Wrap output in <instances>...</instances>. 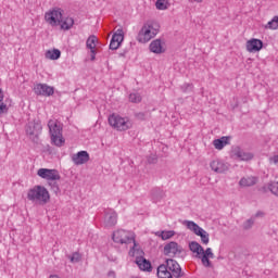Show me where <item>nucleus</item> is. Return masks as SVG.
I'll return each mask as SVG.
<instances>
[{"label": "nucleus", "mask_w": 278, "mask_h": 278, "mask_svg": "<svg viewBox=\"0 0 278 278\" xmlns=\"http://www.w3.org/2000/svg\"><path fill=\"white\" fill-rule=\"evenodd\" d=\"M43 20L50 27H60L63 31H68V29L75 25L73 17L64 18V11L60 8L48 10L45 13Z\"/></svg>", "instance_id": "1"}, {"label": "nucleus", "mask_w": 278, "mask_h": 278, "mask_svg": "<svg viewBox=\"0 0 278 278\" xmlns=\"http://www.w3.org/2000/svg\"><path fill=\"white\" fill-rule=\"evenodd\" d=\"M112 238L116 244H131L132 242L134 245L129 251V255L135 256L140 253V245L136 242V233L125 229H118L113 232Z\"/></svg>", "instance_id": "2"}, {"label": "nucleus", "mask_w": 278, "mask_h": 278, "mask_svg": "<svg viewBox=\"0 0 278 278\" xmlns=\"http://www.w3.org/2000/svg\"><path fill=\"white\" fill-rule=\"evenodd\" d=\"M27 200L31 201V203H38V205H47L49 201H51V193L45 186H34L27 191Z\"/></svg>", "instance_id": "3"}, {"label": "nucleus", "mask_w": 278, "mask_h": 278, "mask_svg": "<svg viewBox=\"0 0 278 278\" xmlns=\"http://www.w3.org/2000/svg\"><path fill=\"white\" fill-rule=\"evenodd\" d=\"M189 249L195 257L201 260L203 266L206 268H210L212 266V262L210 260H214V252H212V248H207L206 250H203V247L199 244L197 241H192L189 243Z\"/></svg>", "instance_id": "4"}, {"label": "nucleus", "mask_w": 278, "mask_h": 278, "mask_svg": "<svg viewBox=\"0 0 278 278\" xmlns=\"http://www.w3.org/2000/svg\"><path fill=\"white\" fill-rule=\"evenodd\" d=\"M157 34H160V25L155 23H146L137 35V41L141 45H147V42L153 40Z\"/></svg>", "instance_id": "5"}, {"label": "nucleus", "mask_w": 278, "mask_h": 278, "mask_svg": "<svg viewBox=\"0 0 278 278\" xmlns=\"http://www.w3.org/2000/svg\"><path fill=\"white\" fill-rule=\"evenodd\" d=\"M109 125L116 131H127V129H131L132 123L129 117H123L118 114H112L109 116Z\"/></svg>", "instance_id": "6"}, {"label": "nucleus", "mask_w": 278, "mask_h": 278, "mask_svg": "<svg viewBox=\"0 0 278 278\" xmlns=\"http://www.w3.org/2000/svg\"><path fill=\"white\" fill-rule=\"evenodd\" d=\"M184 225H186L189 231H192L195 236H200L202 244H210V233L197 225V223L186 220L184 222Z\"/></svg>", "instance_id": "7"}, {"label": "nucleus", "mask_w": 278, "mask_h": 278, "mask_svg": "<svg viewBox=\"0 0 278 278\" xmlns=\"http://www.w3.org/2000/svg\"><path fill=\"white\" fill-rule=\"evenodd\" d=\"M37 175L38 177H40V179H45L46 181H48V184H51V181H60V179L62 178L58 169L39 168L37 170Z\"/></svg>", "instance_id": "8"}, {"label": "nucleus", "mask_w": 278, "mask_h": 278, "mask_svg": "<svg viewBox=\"0 0 278 278\" xmlns=\"http://www.w3.org/2000/svg\"><path fill=\"white\" fill-rule=\"evenodd\" d=\"M231 160H238L239 162H251L253 160V153L242 150L240 147H232L230 150Z\"/></svg>", "instance_id": "9"}, {"label": "nucleus", "mask_w": 278, "mask_h": 278, "mask_svg": "<svg viewBox=\"0 0 278 278\" xmlns=\"http://www.w3.org/2000/svg\"><path fill=\"white\" fill-rule=\"evenodd\" d=\"M34 92L40 97H53L55 89L47 84H37L34 87Z\"/></svg>", "instance_id": "10"}, {"label": "nucleus", "mask_w": 278, "mask_h": 278, "mask_svg": "<svg viewBox=\"0 0 278 278\" xmlns=\"http://www.w3.org/2000/svg\"><path fill=\"white\" fill-rule=\"evenodd\" d=\"M245 49L248 53H260L264 49V41L252 38L245 42Z\"/></svg>", "instance_id": "11"}, {"label": "nucleus", "mask_w": 278, "mask_h": 278, "mask_svg": "<svg viewBox=\"0 0 278 278\" xmlns=\"http://www.w3.org/2000/svg\"><path fill=\"white\" fill-rule=\"evenodd\" d=\"M210 168L217 175H225V173L229 172V165L218 159L210 163Z\"/></svg>", "instance_id": "12"}, {"label": "nucleus", "mask_w": 278, "mask_h": 278, "mask_svg": "<svg viewBox=\"0 0 278 278\" xmlns=\"http://www.w3.org/2000/svg\"><path fill=\"white\" fill-rule=\"evenodd\" d=\"M123 40H125V33L123 31V28H118L111 39L110 49L116 51L123 43Z\"/></svg>", "instance_id": "13"}, {"label": "nucleus", "mask_w": 278, "mask_h": 278, "mask_svg": "<svg viewBox=\"0 0 278 278\" xmlns=\"http://www.w3.org/2000/svg\"><path fill=\"white\" fill-rule=\"evenodd\" d=\"M165 265L167 266V270L172 273V277L179 278L182 276L181 266H179V263H177V261L173 258H167Z\"/></svg>", "instance_id": "14"}, {"label": "nucleus", "mask_w": 278, "mask_h": 278, "mask_svg": "<svg viewBox=\"0 0 278 278\" xmlns=\"http://www.w3.org/2000/svg\"><path fill=\"white\" fill-rule=\"evenodd\" d=\"M149 49L152 53H156L157 55L166 53V42L162 39H155L150 43Z\"/></svg>", "instance_id": "15"}, {"label": "nucleus", "mask_w": 278, "mask_h": 278, "mask_svg": "<svg viewBox=\"0 0 278 278\" xmlns=\"http://www.w3.org/2000/svg\"><path fill=\"white\" fill-rule=\"evenodd\" d=\"M177 253H181V247L177 242L172 241L164 247V255L175 257Z\"/></svg>", "instance_id": "16"}, {"label": "nucleus", "mask_w": 278, "mask_h": 278, "mask_svg": "<svg viewBox=\"0 0 278 278\" xmlns=\"http://www.w3.org/2000/svg\"><path fill=\"white\" fill-rule=\"evenodd\" d=\"M72 160H73L74 164L79 166L81 164H86V162H88V160H90V155L86 151H80L77 154H74Z\"/></svg>", "instance_id": "17"}, {"label": "nucleus", "mask_w": 278, "mask_h": 278, "mask_svg": "<svg viewBox=\"0 0 278 278\" xmlns=\"http://www.w3.org/2000/svg\"><path fill=\"white\" fill-rule=\"evenodd\" d=\"M48 128L50 136L54 134H62L63 131L62 124L58 122V119H50L48 122Z\"/></svg>", "instance_id": "18"}, {"label": "nucleus", "mask_w": 278, "mask_h": 278, "mask_svg": "<svg viewBox=\"0 0 278 278\" xmlns=\"http://www.w3.org/2000/svg\"><path fill=\"white\" fill-rule=\"evenodd\" d=\"M136 264L140 268V270H143L144 273H151L153 268L151 266V262L142 256L136 258Z\"/></svg>", "instance_id": "19"}, {"label": "nucleus", "mask_w": 278, "mask_h": 278, "mask_svg": "<svg viewBox=\"0 0 278 278\" xmlns=\"http://www.w3.org/2000/svg\"><path fill=\"white\" fill-rule=\"evenodd\" d=\"M51 144L54 147H64L66 144V139L62 132L50 135Z\"/></svg>", "instance_id": "20"}, {"label": "nucleus", "mask_w": 278, "mask_h": 278, "mask_svg": "<svg viewBox=\"0 0 278 278\" xmlns=\"http://www.w3.org/2000/svg\"><path fill=\"white\" fill-rule=\"evenodd\" d=\"M104 223L106 227L116 226V223H118V215L116 214V212L111 211L110 213H106Z\"/></svg>", "instance_id": "21"}, {"label": "nucleus", "mask_w": 278, "mask_h": 278, "mask_svg": "<svg viewBox=\"0 0 278 278\" xmlns=\"http://www.w3.org/2000/svg\"><path fill=\"white\" fill-rule=\"evenodd\" d=\"M156 275L159 278H173V274L166 266V264H162L157 267Z\"/></svg>", "instance_id": "22"}, {"label": "nucleus", "mask_w": 278, "mask_h": 278, "mask_svg": "<svg viewBox=\"0 0 278 278\" xmlns=\"http://www.w3.org/2000/svg\"><path fill=\"white\" fill-rule=\"evenodd\" d=\"M227 144H229V137H222L213 141V146L217 151H223Z\"/></svg>", "instance_id": "23"}, {"label": "nucleus", "mask_w": 278, "mask_h": 278, "mask_svg": "<svg viewBox=\"0 0 278 278\" xmlns=\"http://www.w3.org/2000/svg\"><path fill=\"white\" fill-rule=\"evenodd\" d=\"M257 184V179L255 177H243L239 181V186L241 188H249L250 186H255Z\"/></svg>", "instance_id": "24"}, {"label": "nucleus", "mask_w": 278, "mask_h": 278, "mask_svg": "<svg viewBox=\"0 0 278 278\" xmlns=\"http://www.w3.org/2000/svg\"><path fill=\"white\" fill-rule=\"evenodd\" d=\"M62 52L58 49L47 50L46 51V59L47 60H60Z\"/></svg>", "instance_id": "25"}, {"label": "nucleus", "mask_w": 278, "mask_h": 278, "mask_svg": "<svg viewBox=\"0 0 278 278\" xmlns=\"http://www.w3.org/2000/svg\"><path fill=\"white\" fill-rule=\"evenodd\" d=\"M155 236H157V238H161L163 240H170V238L175 236V231L174 230L156 231Z\"/></svg>", "instance_id": "26"}, {"label": "nucleus", "mask_w": 278, "mask_h": 278, "mask_svg": "<svg viewBox=\"0 0 278 278\" xmlns=\"http://www.w3.org/2000/svg\"><path fill=\"white\" fill-rule=\"evenodd\" d=\"M265 29H270L271 31H276L278 29V15L274 16L271 21H269L265 26Z\"/></svg>", "instance_id": "27"}, {"label": "nucleus", "mask_w": 278, "mask_h": 278, "mask_svg": "<svg viewBox=\"0 0 278 278\" xmlns=\"http://www.w3.org/2000/svg\"><path fill=\"white\" fill-rule=\"evenodd\" d=\"M98 41L99 39L97 38V36L91 35L86 42L87 49H90V51L96 50Z\"/></svg>", "instance_id": "28"}, {"label": "nucleus", "mask_w": 278, "mask_h": 278, "mask_svg": "<svg viewBox=\"0 0 278 278\" xmlns=\"http://www.w3.org/2000/svg\"><path fill=\"white\" fill-rule=\"evenodd\" d=\"M155 8L156 10H168L170 2H168V0H156Z\"/></svg>", "instance_id": "29"}, {"label": "nucleus", "mask_w": 278, "mask_h": 278, "mask_svg": "<svg viewBox=\"0 0 278 278\" xmlns=\"http://www.w3.org/2000/svg\"><path fill=\"white\" fill-rule=\"evenodd\" d=\"M129 101L130 103H140V101H142V96H140V93H130Z\"/></svg>", "instance_id": "30"}, {"label": "nucleus", "mask_w": 278, "mask_h": 278, "mask_svg": "<svg viewBox=\"0 0 278 278\" xmlns=\"http://www.w3.org/2000/svg\"><path fill=\"white\" fill-rule=\"evenodd\" d=\"M70 260L73 264H75V263H77L81 260V254H79V252H75V253L72 254Z\"/></svg>", "instance_id": "31"}, {"label": "nucleus", "mask_w": 278, "mask_h": 278, "mask_svg": "<svg viewBox=\"0 0 278 278\" xmlns=\"http://www.w3.org/2000/svg\"><path fill=\"white\" fill-rule=\"evenodd\" d=\"M10 108H8V104H5L3 101L0 102V116H2V114H8Z\"/></svg>", "instance_id": "32"}, {"label": "nucleus", "mask_w": 278, "mask_h": 278, "mask_svg": "<svg viewBox=\"0 0 278 278\" xmlns=\"http://www.w3.org/2000/svg\"><path fill=\"white\" fill-rule=\"evenodd\" d=\"M268 189L273 194L278 197V182H273L271 185H269Z\"/></svg>", "instance_id": "33"}, {"label": "nucleus", "mask_w": 278, "mask_h": 278, "mask_svg": "<svg viewBox=\"0 0 278 278\" xmlns=\"http://www.w3.org/2000/svg\"><path fill=\"white\" fill-rule=\"evenodd\" d=\"M244 229H251V227H253V219H248L244 224H243Z\"/></svg>", "instance_id": "34"}, {"label": "nucleus", "mask_w": 278, "mask_h": 278, "mask_svg": "<svg viewBox=\"0 0 278 278\" xmlns=\"http://www.w3.org/2000/svg\"><path fill=\"white\" fill-rule=\"evenodd\" d=\"M270 164H275V166H278V155H274L271 159H269Z\"/></svg>", "instance_id": "35"}, {"label": "nucleus", "mask_w": 278, "mask_h": 278, "mask_svg": "<svg viewBox=\"0 0 278 278\" xmlns=\"http://www.w3.org/2000/svg\"><path fill=\"white\" fill-rule=\"evenodd\" d=\"M5 99V94L3 93V89L0 88V103Z\"/></svg>", "instance_id": "36"}, {"label": "nucleus", "mask_w": 278, "mask_h": 278, "mask_svg": "<svg viewBox=\"0 0 278 278\" xmlns=\"http://www.w3.org/2000/svg\"><path fill=\"white\" fill-rule=\"evenodd\" d=\"M90 51H91V60L94 61L97 55V50H90Z\"/></svg>", "instance_id": "37"}, {"label": "nucleus", "mask_w": 278, "mask_h": 278, "mask_svg": "<svg viewBox=\"0 0 278 278\" xmlns=\"http://www.w3.org/2000/svg\"><path fill=\"white\" fill-rule=\"evenodd\" d=\"M197 3H201V1H203V0H194Z\"/></svg>", "instance_id": "38"}]
</instances>
